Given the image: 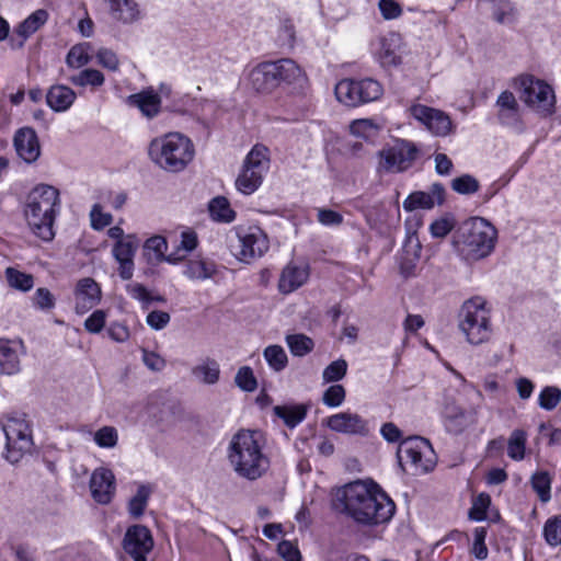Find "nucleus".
I'll use <instances>...</instances> for the list:
<instances>
[{"mask_svg":"<svg viewBox=\"0 0 561 561\" xmlns=\"http://www.w3.org/2000/svg\"><path fill=\"white\" fill-rule=\"evenodd\" d=\"M126 102L128 105L137 107L148 118L157 116L161 110V98L151 88L129 95Z\"/></svg>","mask_w":561,"mask_h":561,"instance_id":"24","label":"nucleus"},{"mask_svg":"<svg viewBox=\"0 0 561 561\" xmlns=\"http://www.w3.org/2000/svg\"><path fill=\"white\" fill-rule=\"evenodd\" d=\"M198 244V238L194 230L186 228L181 231L180 242L175 247V251L171 252L167 262L169 263H178L182 259H184L190 252L196 249Z\"/></svg>","mask_w":561,"mask_h":561,"instance_id":"34","label":"nucleus"},{"mask_svg":"<svg viewBox=\"0 0 561 561\" xmlns=\"http://www.w3.org/2000/svg\"><path fill=\"white\" fill-rule=\"evenodd\" d=\"M455 227V220L450 216H443L430 226V231L434 238L446 237Z\"/></svg>","mask_w":561,"mask_h":561,"instance_id":"60","label":"nucleus"},{"mask_svg":"<svg viewBox=\"0 0 561 561\" xmlns=\"http://www.w3.org/2000/svg\"><path fill=\"white\" fill-rule=\"evenodd\" d=\"M277 552L286 561H301L299 549L288 540H283L278 543Z\"/></svg>","mask_w":561,"mask_h":561,"instance_id":"64","label":"nucleus"},{"mask_svg":"<svg viewBox=\"0 0 561 561\" xmlns=\"http://www.w3.org/2000/svg\"><path fill=\"white\" fill-rule=\"evenodd\" d=\"M47 19L48 13L45 10H36L19 25L16 32L23 38H27L38 31L46 23Z\"/></svg>","mask_w":561,"mask_h":561,"instance_id":"41","label":"nucleus"},{"mask_svg":"<svg viewBox=\"0 0 561 561\" xmlns=\"http://www.w3.org/2000/svg\"><path fill=\"white\" fill-rule=\"evenodd\" d=\"M445 188L435 183L430 192H414L403 203L404 210L432 209L444 203Z\"/></svg>","mask_w":561,"mask_h":561,"instance_id":"20","label":"nucleus"},{"mask_svg":"<svg viewBox=\"0 0 561 561\" xmlns=\"http://www.w3.org/2000/svg\"><path fill=\"white\" fill-rule=\"evenodd\" d=\"M451 188L459 194H472L479 190V182L472 175L463 174L451 181Z\"/></svg>","mask_w":561,"mask_h":561,"instance_id":"56","label":"nucleus"},{"mask_svg":"<svg viewBox=\"0 0 561 561\" xmlns=\"http://www.w3.org/2000/svg\"><path fill=\"white\" fill-rule=\"evenodd\" d=\"M561 403V389L557 386H546L538 394V405L546 411L554 410Z\"/></svg>","mask_w":561,"mask_h":561,"instance_id":"47","label":"nucleus"},{"mask_svg":"<svg viewBox=\"0 0 561 561\" xmlns=\"http://www.w3.org/2000/svg\"><path fill=\"white\" fill-rule=\"evenodd\" d=\"M239 244L236 249V257L244 263H250L268 250L270 243L265 232L256 226L236 228Z\"/></svg>","mask_w":561,"mask_h":561,"instance_id":"10","label":"nucleus"},{"mask_svg":"<svg viewBox=\"0 0 561 561\" xmlns=\"http://www.w3.org/2000/svg\"><path fill=\"white\" fill-rule=\"evenodd\" d=\"M346 391L342 385H332L323 393L322 402L330 408L342 405L345 400Z\"/></svg>","mask_w":561,"mask_h":561,"instance_id":"58","label":"nucleus"},{"mask_svg":"<svg viewBox=\"0 0 561 561\" xmlns=\"http://www.w3.org/2000/svg\"><path fill=\"white\" fill-rule=\"evenodd\" d=\"M192 374L204 383L214 385L219 379V364L215 359L207 358L203 363L196 365L192 369Z\"/></svg>","mask_w":561,"mask_h":561,"instance_id":"38","label":"nucleus"},{"mask_svg":"<svg viewBox=\"0 0 561 561\" xmlns=\"http://www.w3.org/2000/svg\"><path fill=\"white\" fill-rule=\"evenodd\" d=\"M152 493V488L149 484H139L136 494L128 502V513L134 518L142 516L149 497Z\"/></svg>","mask_w":561,"mask_h":561,"instance_id":"37","label":"nucleus"},{"mask_svg":"<svg viewBox=\"0 0 561 561\" xmlns=\"http://www.w3.org/2000/svg\"><path fill=\"white\" fill-rule=\"evenodd\" d=\"M276 68V79L278 84L286 82L288 84L298 83L304 79V71L301 68L289 58H283L276 61H272Z\"/></svg>","mask_w":561,"mask_h":561,"instance_id":"31","label":"nucleus"},{"mask_svg":"<svg viewBox=\"0 0 561 561\" xmlns=\"http://www.w3.org/2000/svg\"><path fill=\"white\" fill-rule=\"evenodd\" d=\"M264 358L272 369L275 371L283 370L287 365V355L285 350L279 345H270L264 350Z\"/></svg>","mask_w":561,"mask_h":561,"instance_id":"48","label":"nucleus"},{"mask_svg":"<svg viewBox=\"0 0 561 561\" xmlns=\"http://www.w3.org/2000/svg\"><path fill=\"white\" fill-rule=\"evenodd\" d=\"M95 58L98 64L104 69L113 72H117L119 70L121 61L114 50L102 47L96 51Z\"/></svg>","mask_w":561,"mask_h":561,"instance_id":"55","label":"nucleus"},{"mask_svg":"<svg viewBox=\"0 0 561 561\" xmlns=\"http://www.w3.org/2000/svg\"><path fill=\"white\" fill-rule=\"evenodd\" d=\"M344 511L356 523L367 526L379 525L391 519L394 503L376 485L369 486L355 481L343 489Z\"/></svg>","mask_w":561,"mask_h":561,"instance_id":"2","label":"nucleus"},{"mask_svg":"<svg viewBox=\"0 0 561 561\" xmlns=\"http://www.w3.org/2000/svg\"><path fill=\"white\" fill-rule=\"evenodd\" d=\"M497 231L482 217L463 221L453 234L455 252L467 262H476L489 256L494 250Z\"/></svg>","mask_w":561,"mask_h":561,"instance_id":"3","label":"nucleus"},{"mask_svg":"<svg viewBox=\"0 0 561 561\" xmlns=\"http://www.w3.org/2000/svg\"><path fill=\"white\" fill-rule=\"evenodd\" d=\"M243 165L251 171L264 178V174L270 169V156L267 147L263 145H255L247 154Z\"/></svg>","mask_w":561,"mask_h":561,"instance_id":"30","label":"nucleus"},{"mask_svg":"<svg viewBox=\"0 0 561 561\" xmlns=\"http://www.w3.org/2000/svg\"><path fill=\"white\" fill-rule=\"evenodd\" d=\"M404 252L412 257H408L407 262L401 264V270L405 275H409L414 267V261L420 257L421 244L417 238L410 236L404 245Z\"/></svg>","mask_w":561,"mask_h":561,"instance_id":"51","label":"nucleus"},{"mask_svg":"<svg viewBox=\"0 0 561 561\" xmlns=\"http://www.w3.org/2000/svg\"><path fill=\"white\" fill-rule=\"evenodd\" d=\"M27 225L35 236L50 241L54 236V213H25Z\"/></svg>","mask_w":561,"mask_h":561,"instance_id":"27","label":"nucleus"},{"mask_svg":"<svg viewBox=\"0 0 561 561\" xmlns=\"http://www.w3.org/2000/svg\"><path fill=\"white\" fill-rule=\"evenodd\" d=\"M76 312L83 314L92 309L101 299V290L98 283L92 278L79 280L76 293Z\"/></svg>","mask_w":561,"mask_h":561,"instance_id":"21","label":"nucleus"},{"mask_svg":"<svg viewBox=\"0 0 561 561\" xmlns=\"http://www.w3.org/2000/svg\"><path fill=\"white\" fill-rule=\"evenodd\" d=\"M273 410L275 415L282 419L290 428L301 423L307 415V408L302 404L276 405Z\"/></svg>","mask_w":561,"mask_h":561,"instance_id":"36","label":"nucleus"},{"mask_svg":"<svg viewBox=\"0 0 561 561\" xmlns=\"http://www.w3.org/2000/svg\"><path fill=\"white\" fill-rule=\"evenodd\" d=\"M92 499L99 504H108L115 493V476L111 469L96 468L90 478Z\"/></svg>","mask_w":561,"mask_h":561,"instance_id":"15","label":"nucleus"},{"mask_svg":"<svg viewBox=\"0 0 561 561\" xmlns=\"http://www.w3.org/2000/svg\"><path fill=\"white\" fill-rule=\"evenodd\" d=\"M236 385L243 391L253 392L257 388V381L253 370L249 366H242L236 374Z\"/></svg>","mask_w":561,"mask_h":561,"instance_id":"53","label":"nucleus"},{"mask_svg":"<svg viewBox=\"0 0 561 561\" xmlns=\"http://www.w3.org/2000/svg\"><path fill=\"white\" fill-rule=\"evenodd\" d=\"M105 2L113 19L119 22L131 23L140 15L139 5L135 0H105Z\"/></svg>","mask_w":561,"mask_h":561,"instance_id":"29","label":"nucleus"},{"mask_svg":"<svg viewBox=\"0 0 561 561\" xmlns=\"http://www.w3.org/2000/svg\"><path fill=\"white\" fill-rule=\"evenodd\" d=\"M138 247V241L133 236H127L124 240L117 241L112 249V254L118 263V275L124 280L130 279L134 275V256Z\"/></svg>","mask_w":561,"mask_h":561,"instance_id":"16","label":"nucleus"},{"mask_svg":"<svg viewBox=\"0 0 561 561\" xmlns=\"http://www.w3.org/2000/svg\"><path fill=\"white\" fill-rule=\"evenodd\" d=\"M286 342L295 356H305L313 348V341L305 334L287 335Z\"/></svg>","mask_w":561,"mask_h":561,"instance_id":"49","label":"nucleus"},{"mask_svg":"<svg viewBox=\"0 0 561 561\" xmlns=\"http://www.w3.org/2000/svg\"><path fill=\"white\" fill-rule=\"evenodd\" d=\"M308 277L309 272L306 265L289 263L280 275L279 290L284 294H289L304 285Z\"/></svg>","mask_w":561,"mask_h":561,"instance_id":"26","label":"nucleus"},{"mask_svg":"<svg viewBox=\"0 0 561 561\" xmlns=\"http://www.w3.org/2000/svg\"><path fill=\"white\" fill-rule=\"evenodd\" d=\"M347 371V363L344 359L332 362L322 374L324 382H335L341 380Z\"/></svg>","mask_w":561,"mask_h":561,"instance_id":"57","label":"nucleus"},{"mask_svg":"<svg viewBox=\"0 0 561 561\" xmlns=\"http://www.w3.org/2000/svg\"><path fill=\"white\" fill-rule=\"evenodd\" d=\"M5 277L12 288L21 291H28L34 286V278L31 274L23 273L13 267L5 270Z\"/></svg>","mask_w":561,"mask_h":561,"instance_id":"45","label":"nucleus"},{"mask_svg":"<svg viewBox=\"0 0 561 561\" xmlns=\"http://www.w3.org/2000/svg\"><path fill=\"white\" fill-rule=\"evenodd\" d=\"M125 552L134 561H147V554L152 550L153 539L149 529L142 525L130 526L124 537Z\"/></svg>","mask_w":561,"mask_h":561,"instance_id":"13","label":"nucleus"},{"mask_svg":"<svg viewBox=\"0 0 561 561\" xmlns=\"http://www.w3.org/2000/svg\"><path fill=\"white\" fill-rule=\"evenodd\" d=\"M551 482L552 478L547 471H537L531 476V486L542 503L551 499Z\"/></svg>","mask_w":561,"mask_h":561,"instance_id":"42","label":"nucleus"},{"mask_svg":"<svg viewBox=\"0 0 561 561\" xmlns=\"http://www.w3.org/2000/svg\"><path fill=\"white\" fill-rule=\"evenodd\" d=\"M94 442L101 448H114L118 442L117 430L113 426H103L94 433Z\"/></svg>","mask_w":561,"mask_h":561,"instance_id":"52","label":"nucleus"},{"mask_svg":"<svg viewBox=\"0 0 561 561\" xmlns=\"http://www.w3.org/2000/svg\"><path fill=\"white\" fill-rule=\"evenodd\" d=\"M522 99L529 107L542 114L553 112L556 98L548 83L533 76H526L522 79Z\"/></svg>","mask_w":561,"mask_h":561,"instance_id":"11","label":"nucleus"},{"mask_svg":"<svg viewBox=\"0 0 561 561\" xmlns=\"http://www.w3.org/2000/svg\"><path fill=\"white\" fill-rule=\"evenodd\" d=\"M167 240L161 236L151 237L145 243V251L147 252L149 260L153 259L159 262L167 261Z\"/></svg>","mask_w":561,"mask_h":561,"instance_id":"50","label":"nucleus"},{"mask_svg":"<svg viewBox=\"0 0 561 561\" xmlns=\"http://www.w3.org/2000/svg\"><path fill=\"white\" fill-rule=\"evenodd\" d=\"M491 504V497L486 493H480L474 497L472 506L469 511L470 518L474 520H483L486 517V510Z\"/></svg>","mask_w":561,"mask_h":561,"instance_id":"59","label":"nucleus"},{"mask_svg":"<svg viewBox=\"0 0 561 561\" xmlns=\"http://www.w3.org/2000/svg\"><path fill=\"white\" fill-rule=\"evenodd\" d=\"M499 122L508 127L520 128V106L511 91H503L496 99Z\"/></svg>","mask_w":561,"mask_h":561,"instance_id":"19","label":"nucleus"},{"mask_svg":"<svg viewBox=\"0 0 561 561\" xmlns=\"http://www.w3.org/2000/svg\"><path fill=\"white\" fill-rule=\"evenodd\" d=\"M400 38L391 35L389 38H383L380 43L378 51V59L383 67H396L401 64V56L399 54Z\"/></svg>","mask_w":561,"mask_h":561,"instance_id":"33","label":"nucleus"},{"mask_svg":"<svg viewBox=\"0 0 561 561\" xmlns=\"http://www.w3.org/2000/svg\"><path fill=\"white\" fill-rule=\"evenodd\" d=\"M262 182L263 178L243 165L240 174L236 180V186L239 192L245 195H250L260 187Z\"/></svg>","mask_w":561,"mask_h":561,"instance_id":"40","label":"nucleus"},{"mask_svg":"<svg viewBox=\"0 0 561 561\" xmlns=\"http://www.w3.org/2000/svg\"><path fill=\"white\" fill-rule=\"evenodd\" d=\"M33 304L41 310H49L55 307V297L47 288L41 287L33 296Z\"/></svg>","mask_w":561,"mask_h":561,"instance_id":"61","label":"nucleus"},{"mask_svg":"<svg viewBox=\"0 0 561 561\" xmlns=\"http://www.w3.org/2000/svg\"><path fill=\"white\" fill-rule=\"evenodd\" d=\"M492 15L500 24H511L517 20V9L510 0H499L493 7Z\"/></svg>","mask_w":561,"mask_h":561,"instance_id":"44","label":"nucleus"},{"mask_svg":"<svg viewBox=\"0 0 561 561\" xmlns=\"http://www.w3.org/2000/svg\"><path fill=\"white\" fill-rule=\"evenodd\" d=\"M216 273L214 262L205 259H193L186 262L183 274L192 280H205Z\"/></svg>","mask_w":561,"mask_h":561,"instance_id":"32","label":"nucleus"},{"mask_svg":"<svg viewBox=\"0 0 561 561\" xmlns=\"http://www.w3.org/2000/svg\"><path fill=\"white\" fill-rule=\"evenodd\" d=\"M89 44H78L70 48L66 56V64L72 69H80L90 62Z\"/></svg>","mask_w":561,"mask_h":561,"instance_id":"46","label":"nucleus"},{"mask_svg":"<svg viewBox=\"0 0 561 561\" xmlns=\"http://www.w3.org/2000/svg\"><path fill=\"white\" fill-rule=\"evenodd\" d=\"M106 322V313L103 310L93 311L84 321V328L88 332L100 333Z\"/></svg>","mask_w":561,"mask_h":561,"instance_id":"62","label":"nucleus"},{"mask_svg":"<svg viewBox=\"0 0 561 561\" xmlns=\"http://www.w3.org/2000/svg\"><path fill=\"white\" fill-rule=\"evenodd\" d=\"M275 71L276 68L272 61L257 64L248 75L251 89L259 94H271L279 85Z\"/></svg>","mask_w":561,"mask_h":561,"instance_id":"18","label":"nucleus"},{"mask_svg":"<svg viewBox=\"0 0 561 561\" xmlns=\"http://www.w3.org/2000/svg\"><path fill=\"white\" fill-rule=\"evenodd\" d=\"M543 536L550 546L561 543V515L549 518L543 526Z\"/></svg>","mask_w":561,"mask_h":561,"instance_id":"54","label":"nucleus"},{"mask_svg":"<svg viewBox=\"0 0 561 561\" xmlns=\"http://www.w3.org/2000/svg\"><path fill=\"white\" fill-rule=\"evenodd\" d=\"M379 130V124L371 118L355 119L350 124L351 134L363 139L376 137Z\"/></svg>","mask_w":561,"mask_h":561,"instance_id":"43","label":"nucleus"},{"mask_svg":"<svg viewBox=\"0 0 561 561\" xmlns=\"http://www.w3.org/2000/svg\"><path fill=\"white\" fill-rule=\"evenodd\" d=\"M443 415L448 431L460 433L468 426L477 423V410H465L455 403H446Z\"/></svg>","mask_w":561,"mask_h":561,"instance_id":"22","label":"nucleus"},{"mask_svg":"<svg viewBox=\"0 0 561 561\" xmlns=\"http://www.w3.org/2000/svg\"><path fill=\"white\" fill-rule=\"evenodd\" d=\"M20 343L0 339V373L13 375L20 370Z\"/></svg>","mask_w":561,"mask_h":561,"instance_id":"25","label":"nucleus"},{"mask_svg":"<svg viewBox=\"0 0 561 561\" xmlns=\"http://www.w3.org/2000/svg\"><path fill=\"white\" fill-rule=\"evenodd\" d=\"M458 328L471 345H480L492 335L491 314L481 297L466 300L458 314Z\"/></svg>","mask_w":561,"mask_h":561,"instance_id":"5","label":"nucleus"},{"mask_svg":"<svg viewBox=\"0 0 561 561\" xmlns=\"http://www.w3.org/2000/svg\"><path fill=\"white\" fill-rule=\"evenodd\" d=\"M527 443V433L524 430H514L507 442V455L515 461H520L525 457Z\"/></svg>","mask_w":561,"mask_h":561,"instance_id":"39","label":"nucleus"},{"mask_svg":"<svg viewBox=\"0 0 561 561\" xmlns=\"http://www.w3.org/2000/svg\"><path fill=\"white\" fill-rule=\"evenodd\" d=\"M26 207L31 210H56L61 206L60 192L49 184H37L26 196Z\"/></svg>","mask_w":561,"mask_h":561,"instance_id":"14","label":"nucleus"},{"mask_svg":"<svg viewBox=\"0 0 561 561\" xmlns=\"http://www.w3.org/2000/svg\"><path fill=\"white\" fill-rule=\"evenodd\" d=\"M68 81L76 87L85 88L91 87L92 89L100 88L105 82L104 75L93 68L83 69L68 78Z\"/></svg>","mask_w":561,"mask_h":561,"instance_id":"35","label":"nucleus"},{"mask_svg":"<svg viewBox=\"0 0 561 561\" xmlns=\"http://www.w3.org/2000/svg\"><path fill=\"white\" fill-rule=\"evenodd\" d=\"M151 162L168 173L184 171L195 157L193 141L178 131L154 137L148 146Z\"/></svg>","mask_w":561,"mask_h":561,"instance_id":"4","label":"nucleus"},{"mask_svg":"<svg viewBox=\"0 0 561 561\" xmlns=\"http://www.w3.org/2000/svg\"><path fill=\"white\" fill-rule=\"evenodd\" d=\"M398 458L402 467H409L412 474H424L436 466V454L431 443L423 437H410L401 442Z\"/></svg>","mask_w":561,"mask_h":561,"instance_id":"6","label":"nucleus"},{"mask_svg":"<svg viewBox=\"0 0 561 561\" xmlns=\"http://www.w3.org/2000/svg\"><path fill=\"white\" fill-rule=\"evenodd\" d=\"M16 153L27 163L36 161L41 154V146L34 129L24 127L14 136Z\"/></svg>","mask_w":561,"mask_h":561,"instance_id":"23","label":"nucleus"},{"mask_svg":"<svg viewBox=\"0 0 561 561\" xmlns=\"http://www.w3.org/2000/svg\"><path fill=\"white\" fill-rule=\"evenodd\" d=\"M334 92L341 103L354 107L378 100L383 89L377 80L370 78L343 79L335 85Z\"/></svg>","mask_w":561,"mask_h":561,"instance_id":"7","label":"nucleus"},{"mask_svg":"<svg viewBox=\"0 0 561 561\" xmlns=\"http://www.w3.org/2000/svg\"><path fill=\"white\" fill-rule=\"evenodd\" d=\"M226 457L236 476L251 482L263 478L271 467L266 442L259 431L240 430L233 434Z\"/></svg>","mask_w":561,"mask_h":561,"instance_id":"1","label":"nucleus"},{"mask_svg":"<svg viewBox=\"0 0 561 561\" xmlns=\"http://www.w3.org/2000/svg\"><path fill=\"white\" fill-rule=\"evenodd\" d=\"M170 320V314L161 310H153L149 312L146 318L147 324L156 331L164 329L169 324Z\"/></svg>","mask_w":561,"mask_h":561,"instance_id":"63","label":"nucleus"},{"mask_svg":"<svg viewBox=\"0 0 561 561\" xmlns=\"http://www.w3.org/2000/svg\"><path fill=\"white\" fill-rule=\"evenodd\" d=\"M325 424L333 432L348 435L364 436L369 432L367 421L357 413L352 412L333 414L325 420Z\"/></svg>","mask_w":561,"mask_h":561,"instance_id":"17","label":"nucleus"},{"mask_svg":"<svg viewBox=\"0 0 561 561\" xmlns=\"http://www.w3.org/2000/svg\"><path fill=\"white\" fill-rule=\"evenodd\" d=\"M409 111L414 119L424 125L435 136L445 137L453 130L450 117L440 110L423 104H413Z\"/></svg>","mask_w":561,"mask_h":561,"instance_id":"12","label":"nucleus"},{"mask_svg":"<svg viewBox=\"0 0 561 561\" xmlns=\"http://www.w3.org/2000/svg\"><path fill=\"white\" fill-rule=\"evenodd\" d=\"M3 432L7 438L5 458L11 463H16L32 448L30 425L23 417L13 416L3 424Z\"/></svg>","mask_w":561,"mask_h":561,"instance_id":"9","label":"nucleus"},{"mask_svg":"<svg viewBox=\"0 0 561 561\" xmlns=\"http://www.w3.org/2000/svg\"><path fill=\"white\" fill-rule=\"evenodd\" d=\"M76 92L64 84H55L49 88L46 94V101L48 106L55 112H65L76 101Z\"/></svg>","mask_w":561,"mask_h":561,"instance_id":"28","label":"nucleus"},{"mask_svg":"<svg viewBox=\"0 0 561 561\" xmlns=\"http://www.w3.org/2000/svg\"><path fill=\"white\" fill-rule=\"evenodd\" d=\"M417 156L416 146L409 140H398L378 152L379 173H399L409 169Z\"/></svg>","mask_w":561,"mask_h":561,"instance_id":"8","label":"nucleus"}]
</instances>
